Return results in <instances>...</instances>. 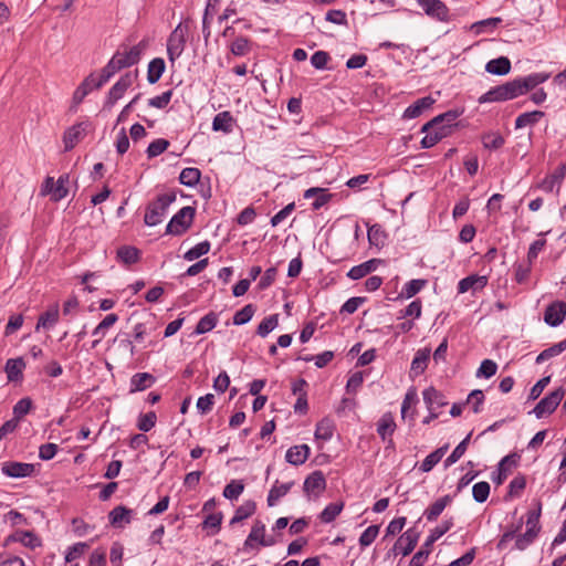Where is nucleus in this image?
I'll return each mask as SVG.
<instances>
[{"instance_id":"10","label":"nucleus","mask_w":566,"mask_h":566,"mask_svg":"<svg viewBox=\"0 0 566 566\" xmlns=\"http://www.w3.org/2000/svg\"><path fill=\"white\" fill-rule=\"evenodd\" d=\"M136 77L137 71L134 74L128 72L122 75L119 80L111 87L104 106L112 107L118 99H120L127 88L132 86Z\"/></svg>"},{"instance_id":"16","label":"nucleus","mask_w":566,"mask_h":566,"mask_svg":"<svg viewBox=\"0 0 566 566\" xmlns=\"http://www.w3.org/2000/svg\"><path fill=\"white\" fill-rule=\"evenodd\" d=\"M418 4L423 9V11L440 21H447L449 10L447 6L440 0H417Z\"/></svg>"},{"instance_id":"24","label":"nucleus","mask_w":566,"mask_h":566,"mask_svg":"<svg viewBox=\"0 0 566 566\" xmlns=\"http://www.w3.org/2000/svg\"><path fill=\"white\" fill-rule=\"evenodd\" d=\"M566 177V167L565 165L558 166L555 171L545 177L542 182L538 185V188L544 190L545 192H552L556 186H560L562 181Z\"/></svg>"},{"instance_id":"40","label":"nucleus","mask_w":566,"mask_h":566,"mask_svg":"<svg viewBox=\"0 0 566 566\" xmlns=\"http://www.w3.org/2000/svg\"><path fill=\"white\" fill-rule=\"evenodd\" d=\"M545 116V113L542 111H533V112H526L521 115H518L515 119V128H524L526 126H534L536 125L543 117Z\"/></svg>"},{"instance_id":"51","label":"nucleus","mask_w":566,"mask_h":566,"mask_svg":"<svg viewBox=\"0 0 566 566\" xmlns=\"http://www.w3.org/2000/svg\"><path fill=\"white\" fill-rule=\"evenodd\" d=\"M277 324H279V315L277 314L266 316L259 324L256 333L261 337H265L277 326Z\"/></svg>"},{"instance_id":"21","label":"nucleus","mask_w":566,"mask_h":566,"mask_svg":"<svg viewBox=\"0 0 566 566\" xmlns=\"http://www.w3.org/2000/svg\"><path fill=\"white\" fill-rule=\"evenodd\" d=\"M462 114L461 111H458V109H450L443 114H440L436 117H433L431 120H429L428 123H426L422 128H421V132H426L428 130L429 128L431 127H434V126H439V125H450V129L452 130L453 127L455 126V120L457 118Z\"/></svg>"},{"instance_id":"50","label":"nucleus","mask_w":566,"mask_h":566,"mask_svg":"<svg viewBox=\"0 0 566 566\" xmlns=\"http://www.w3.org/2000/svg\"><path fill=\"white\" fill-rule=\"evenodd\" d=\"M250 541H256L262 546L273 545V541L265 539V525L261 521H255L250 532Z\"/></svg>"},{"instance_id":"31","label":"nucleus","mask_w":566,"mask_h":566,"mask_svg":"<svg viewBox=\"0 0 566 566\" xmlns=\"http://www.w3.org/2000/svg\"><path fill=\"white\" fill-rule=\"evenodd\" d=\"M451 502L452 497L450 495H444L434 501L423 513L427 521H436Z\"/></svg>"},{"instance_id":"7","label":"nucleus","mask_w":566,"mask_h":566,"mask_svg":"<svg viewBox=\"0 0 566 566\" xmlns=\"http://www.w3.org/2000/svg\"><path fill=\"white\" fill-rule=\"evenodd\" d=\"M188 27L179 23L170 33L167 41V54L171 63H174L184 52L186 46V35Z\"/></svg>"},{"instance_id":"64","label":"nucleus","mask_w":566,"mask_h":566,"mask_svg":"<svg viewBox=\"0 0 566 566\" xmlns=\"http://www.w3.org/2000/svg\"><path fill=\"white\" fill-rule=\"evenodd\" d=\"M379 533V526L378 525H370L368 526L360 535L359 537V544L363 547L369 546L377 537Z\"/></svg>"},{"instance_id":"38","label":"nucleus","mask_w":566,"mask_h":566,"mask_svg":"<svg viewBox=\"0 0 566 566\" xmlns=\"http://www.w3.org/2000/svg\"><path fill=\"white\" fill-rule=\"evenodd\" d=\"M293 485V481L282 484H279V481H275L274 485L271 488L268 494V505L274 506L281 497L289 493Z\"/></svg>"},{"instance_id":"57","label":"nucleus","mask_w":566,"mask_h":566,"mask_svg":"<svg viewBox=\"0 0 566 566\" xmlns=\"http://www.w3.org/2000/svg\"><path fill=\"white\" fill-rule=\"evenodd\" d=\"M482 142L485 148L496 150L504 145L505 139L500 133H488L483 135Z\"/></svg>"},{"instance_id":"8","label":"nucleus","mask_w":566,"mask_h":566,"mask_svg":"<svg viewBox=\"0 0 566 566\" xmlns=\"http://www.w3.org/2000/svg\"><path fill=\"white\" fill-rule=\"evenodd\" d=\"M67 182L69 175L60 176L56 181L53 177H46L41 187V195L50 196L51 200L55 202L60 201L64 199L69 193V189L66 187Z\"/></svg>"},{"instance_id":"35","label":"nucleus","mask_w":566,"mask_h":566,"mask_svg":"<svg viewBox=\"0 0 566 566\" xmlns=\"http://www.w3.org/2000/svg\"><path fill=\"white\" fill-rule=\"evenodd\" d=\"M230 52L235 56L248 55L252 51V41L247 36H235L229 44Z\"/></svg>"},{"instance_id":"34","label":"nucleus","mask_w":566,"mask_h":566,"mask_svg":"<svg viewBox=\"0 0 566 566\" xmlns=\"http://www.w3.org/2000/svg\"><path fill=\"white\" fill-rule=\"evenodd\" d=\"M430 354L431 349L427 347L417 350L411 361V373H413L416 376L421 375L428 366Z\"/></svg>"},{"instance_id":"23","label":"nucleus","mask_w":566,"mask_h":566,"mask_svg":"<svg viewBox=\"0 0 566 566\" xmlns=\"http://www.w3.org/2000/svg\"><path fill=\"white\" fill-rule=\"evenodd\" d=\"M422 395L428 409H436V411H439L440 408L448 405L444 395L434 387L424 389Z\"/></svg>"},{"instance_id":"33","label":"nucleus","mask_w":566,"mask_h":566,"mask_svg":"<svg viewBox=\"0 0 566 566\" xmlns=\"http://www.w3.org/2000/svg\"><path fill=\"white\" fill-rule=\"evenodd\" d=\"M396 430V423L390 412H386L381 416L377 423V433L380 436L382 441L390 438Z\"/></svg>"},{"instance_id":"37","label":"nucleus","mask_w":566,"mask_h":566,"mask_svg":"<svg viewBox=\"0 0 566 566\" xmlns=\"http://www.w3.org/2000/svg\"><path fill=\"white\" fill-rule=\"evenodd\" d=\"M133 510L127 509L126 506L118 505L114 507L109 514V523L113 526H119L122 523L129 524L132 520Z\"/></svg>"},{"instance_id":"59","label":"nucleus","mask_w":566,"mask_h":566,"mask_svg":"<svg viewBox=\"0 0 566 566\" xmlns=\"http://www.w3.org/2000/svg\"><path fill=\"white\" fill-rule=\"evenodd\" d=\"M169 145H170L169 142L165 138H157V139L153 140L148 145L147 150H146L148 158H154V157L159 156L169 147Z\"/></svg>"},{"instance_id":"11","label":"nucleus","mask_w":566,"mask_h":566,"mask_svg":"<svg viewBox=\"0 0 566 566\" xmlns=\"http://www.w3.org/2000/svg\"><path fill=\"white\" fill-rule=\"evenodd\" d=\"M419 539V533L416 528L407 530L395 543L392 551L395 555H409L416 547Z\"/></svg>"},{"instance_id":"60","label":"nucleus","mask_w":566,"mask_h":566,"mask_svg":"<svg viewBox=\"0 0 566 566\" xmlns=\"http://www.w3.org/2000/svg\"><path fill=\"white\" fill-rule=\"evenodd\" d=\"M502 22L501 18H489L485 20L478 21L471 25V30L475 34H481L486 31V29H494Z\"/></svg>"},{"instance_id":"29","label":"nucleus","mask_w":566,"mask_h":566,"mask_svg":"<svg viewBox=\"0 0 566 566\" xmlns=\"http://www.w3.org/2000/svg\"><path fill=\"white\" fill-rule=\"evenodd\" d=\"M156 378L149 373H137L130 378L129 392L143 391L155 384Z\"/></svg>"},{"instance_id":"18","label":"nucleus","mask_w":566,"mask_h":566,"mask_svg":"<svg viewBox=\"0 0 566 566\" xmlns=\"http://www.w3.org/2000/svg\"><path fill=\"white\" fill-rule=\"evenodd\" d=\"M326 489V479L322 471L312 472L304 481L303 490L307 495L319 494Z\"/></svg>"},{"instance_id":"27","label":"nucleus","mask_w":566,"mask_h":566,"mask_svg":"<svg viewBox=\"0 0 566 566\" xmlns=\"http://www.w3.org/2000/svg\"><path fill=\"white\" fill-rule=\"evenodd\" d=\"M380 263H382V261L380 259L368 260L359 265L353 266L348 271L347 276L352 280H359V279L368 275L369 273L376 271V269L378 268V265Z\"/></svg>"},{"instance_id":"36","label":"nucleus","mask_w":566,"mask_h":566,"mask_svg":"<svg viewBox=\"0 0 566 566\" xmlns=\"http://www.w3.org/2000/svg\"><path fill=\"white\" fill-rule=\"evenodd\" d=\"M485 71L494 75H506L511 71V61L506 56L491 60L486 63Z\"/></svg>"},{"instance_id":"56","label":"nucleus","mask_w":566,"mask_h":566,"mask_svg":"<svg viewBox=\"0 0 566 566\" xmlns=\"http://www.w3.org/2000/svg\"><path fill=\"white\" fill-rule=\"evenodd\" d=\"M244 490V484L240 480H232L223 489V496L229 500H237Z\"/></svg>"},{"instance_id":"44","label":"nucleus","mask_w":566,"mask_h":566,"mask_svg":"<svg viewBox=\"0 0 566 566\" xmlns=\"http://www.w3.org/2000/svg\"><path fill=\"white\" fill-rule=\"evenodd\" d=\"M255 510H256V505H255V503L253 501L244 502L242 505H240L235 510L234 515H233V517L230 521V524L234 525L237 523L242 522L243 520H245V518L250 517L251 515H253Z\"/></svg>"},{"instance_id":"17","label":"nucleus","mask_w":566,"mask_h":566,"mask_svg":"<svg viewBox=\"0 0 566 566\" xmlns=\"http://www.w3.org/2000/svg\"><path fill=\"white\" fill-rule=\"evenodd\" d=\"M27 365L22 357L9 358L4 365V373L9 382H21Z\"/></svg>"},{"instance_id":"32","label":"nucleus","mask_w":566,"mask_h":566,"mask_svg":"<svg viewBox=\"0 0 566 566\" xmlns=\"http://www.w3.org/2000/svg\"><path fill=\"white\" fill-rule=\"evenodd\" d=\"M488 284L486 276L469 275L458 283V292L465 293L470 290H481Z\"/></svg>"},{"instance_id":"47","label":"nucleus","mask_w":566,"mask_h":566,"mask_svg":"<svg viewBox=\"0 0 566 566\" xmlns=\"http://www.w3.org/2000/svg\"><path fill=\"white\" fill-rule=\"evenodd\" d=\"M201 177V172L198 168L188 167L181 170L179 175L180 184L187 187H195Z\"/></svg>"},{"instance_id":"26","label":"nucleus","mask_w":566,"mask_h":566,"mask_svg":"<svg viewBox=\"0 0 566 566\" xmlns=\"http://www.w3.org/2000/svg\"><path fill=\"white\" fill-rule=\"evenodd\" d=\"M59 317L60 307L59 304L55 303L39 316L35 331H39L40 328L50 329L59 322Z\"/></svg>"},{"instance_id":"25","label":"nucleus","mask_w":566,"mask_h":566,"mask_svg":"<svg viewBox=\"0 0 566 566\" xmlns=\"http://www.w3.org/2000/svg\"><path fill=\"white\" fill-rule=\"evenodd\" d=\"M436 103L431 96H424L417 99L413 104L409 105L403 113V118L412 119L420 116L426 109L430 108Z\"/></svg>"},{"instance_id":"19","label":"nucleus","mask_w":566,"mask_h":566,"mask_svg":"<svg viewBox=\"0 0 566 566\" xmlns=\"http://www.w3.org/2000/svg\"><path fill=\"white\" fill-rule=\"evenodd\" d=\"M518 460L520 457L516 453L504 457L497 465V473L493 476V482L497 485L502 484L511 473L512 468L518 464Z\"/></svg>"},{"instance_id":"13","label":"nucleus","mask_w":566,"mask_h":566,"mask_svg":"<svg viewBox=\"0 0 566 566\" xmlns=\"http://www.w3.org/2000/svg\"><path fill=\"white\" fill-rule=\"evenodd\" d=\"M566 317V303L556 301L551 303L544 313V321L547 325L556 327L560 325Z\"/></svg>"},{"instance_id":"14","label":"nucleus","mask_w":566,"mask_h":566,"mask_svg":"<svg viewBox=\"0 0 566 566\" xmlns=\"http://www.w3.org/2000/svg\"><path fill=\"white\" fill-rule=\"evenodd\" d=\"M1 471L4 475L10 478H25L33 474L34 465L31 463L7 461L2 464Z\"/></svg>"},{"instance_id":"30","label":"nucleus","mask_w":566,"mask_h":566,"mask_svg":"<svg viewBox=\"0 0 566 566\" xmlns=\"http://www.w3.org/2000/svg\"><path fill=\"white\" fill-rule=\"evenodd\" d=\"M118 321V315L115 313L107 314L104 319L94 328L93 336L97 338L93 342L92 348H95L98 343L104 338L108 328H111Z\"/></svg>"},{"instance_id":"61","label":"nucleus","mask_w":566,"mask_h":566,"mask_svg":"<svg viewBox=\"0 0 566 566\" xmlns=\"http://www.w3.org/2000/svg\"><path fill=\"white\" fill-rule=\"evenodd\" d=\"M473 499L478 503H483L490 495V484L485 481L478 482L472 488Z\"/></svg>"},{"instance_id":"4","label":"nucleus","mask_w":566,"mask_h":566,"mask_svg":"<svg viewBox=\"0 0 566 566\" xmlns=\"http://www.w3.org/2000/svg\"><path fill=\"white\" fill-rule=\"evenodd\" d=\"M539 516H541V504H538L537 510L531 511L527 514L526 531H525V533L518 535L515 541V547L518 551H524L537 537V535L541 531Z\"/></svg>"},{"instance_id":"41","label":"nucleus","mask_w":566,"mask_h":566,"mask_svg":"<svg viewBox=\"0 0 566 566\" xmlns=\"http://www.w3.org/2000/svg\"><path fill=\"white\" fill-rule=\"evenodd\" d=\"M448 448H449V444H444V446L438 448L437 450H434L433 452H431L430 454H428L420 465V471H422V472L431 471L433 469V467L441 461V459L446 454Z\"/></svg>"},{"instance_id":"1","label":"nucleus","mask_w":566,"mask_h":566,"mask_svg":"<svg viewBox=\"0 0 566 566\" xmlns=\"http://www.w3.org/2000/svg\"><path fill=\"white\" fill-rule=\"evenodd\" d=\"M147 46L148 41L146 39H143L132 48L120 45V49L115 52L108 63L101 70V74L95 86L102 87L118 71L137 64Z\"/></svg>"},{"instance_id":"43","label":"nucleus","mask_w":566,"mask_h":566,"mask_svg":"<svg viewBox=\"0 0 566 566\" xmlns=\"http://www.w3.org/2000/svg\"><path fill=\"white\" fill-rule=\"evenodd\" d=\"M335 430L334 421L329 418L322 419L315 429V438L323 441L332 439Z\"/></svg>"},{"instance_id":"62","label":"nucleus","mask_w":566,"mask_h":566,"mask_svg":"<svg viewBox=\"0 0 566 566\" xmlns=\"http://www.w3.org/2000/svg\"><path fill=\"white\" fill-rule=\"evenodd\" d=\"M526 486V479L523 474L516 475L509 484L510 497H517Z\"/></svg>"},{"instance_id":"63","label":"nucleus","mask_w":566,"mask_h":566,"mask_svg":"<svg viewBox=\"0 0 566 566\" xmlns=\"http://www.w3.org/2000/svg\"><path fill=\"white\" fill-rule=\"evenodd\" d=\"M172 94V90H168L158 96L149 98L148 105L150 107L163 109L170 103Z\"/></svg>"},{"instance_id":"2","label":"nucleus","mask_w":566,"mask_h":566,"mask_svg":"<svg viewBox=\"0 0 566 566\" xmlns=\"http://www.w3.org/2000/svg\"><path fill=\"white\" fill-rule=\"evenodd\" d=\"M176 198L177 196L175 191L158 195L156 199L150 201L146 207L144 216L145 224L148 227H155L161 223L169 206L176 201Z\"/></svg>"},{"instance_id":"49","label":"nucleus","mask_w":566,"mask_h":566,"mask_svg":"<svg viewBox=\"0 0 566 566\" xmlns=\"http://www.w3.org/2000/svg\"><path fill=\"white\" fill-rule=\"evenodd\" d=\"M117 259L125 264L136 263L139 259V251L134 247L123 245L117 250Z\"/></svg>"},{"instance_id":"42","label":"nucleus","mask_w":566,"mask_h":566,"mask_svg":"<svg viewBox=\"0 0 566 566\" xmlns=\"http://www.w3.org/2000/svg\"><path fill=\"white\" fill-rule=\"evenodd\" d=\"M166 65L165 61L161 57H155L148 64L147 70V81L150 84H155L159 81L163 73L165 72Z\"/></svg>"},{"instance_id":"6","label":"nucleus","mask_w":566,"mask_h":566,"mask_svg":"<svg viewBox=\"0 0 566 566\" xmlns=\"http://www.w3.org/2000/svg\"><path fill=\"white\" fill-rule=\"evenodd\" d=\"M518 97L514 81L492 87L479 97V103L505 102Z\"/></svg>"},{"instance_id":"39","label":"nucleus","mask_w":566,"mask_h":566,"mask_svg":"<svg viewBox=\"0 0 566 566\" xmlns=\"http://www.w3.org/2000/svg\"><path fill=\"white\" fill-rule=\"evenodd\" d=\"M233 117L230 112L218 113L212 120V129L216 132L230 133L232 130Z\"/></svg>"},{"instance_id":"48","label":"nucleus","mask_w":566,"mask_h":566,"mask_svg":"<svg viewBox=\"0 0 566 566\" xmlns=\"http://www.w3.org/2000/svg\"><path fill=\"white\" fill-rule=\"evenodd\" d=\"M344 503L343 502H334L329 503L319 514V520L323 523L333 522L343 511Z\"/></svg>"},{"instance_id":"12","label":"nucleus","mask_w":566,"mask_h":566,"mask_svg":"<svg viewBox=\"0 0 566 566\" xmlns=\"http://www.w3.org/2000/svg\"><path fill=\"white\" fill-rule=\"evenodd\" d=\"M548 78L549 74L547 73H532L524 77L514 78L513 81L515 83L517 94L521 96L535 88L537 85L546 82Z\"/></svg>"},{"instance_id":"5","label":"nucleus","mask_w":566,"mask_h":566,"mask_svg":"<svg viewBox=\"0 0 566 566\" xmlns=\"http://www.w3.org/2000/svg\"><path fill=\"white\" fill-rule=\"evenodd\" d=\"M195 214V208L190 206L181 208L168 222L166 233L181 235L191 227Z\"/></svg>"},{"instance_id":"22","label":"nucleus","mask_w":566,"mask_h":566,"mask_svg":"<svg viewBox=\"0 0 566 566\" xmlns=\"http://www.w3.org/2000/svg\"><path fill=\"white\" fill-rule=\"evenodd\" d=\"M84 135L85 127L83 123H77L67 128L63 135L64 150H72L75 145L84 137Z\"/></svg>"},{"instance_id":"46","label":"nucleus","mask_w":566,"mask_h":566,"mask_svg":"<svg viewBox=\"0 0 566 566\" xmlns=\"http://www.w3.org/2000/svg\"><path fill=\"white\" fill-rule=\"evenodd\" d=\"M218 323V315L214 312H209L207 315L201 317L196 326L195 333L206 334L213 329Z\"/></svg>"},{"instance_id":"54","label":"nucleus","mask_w":566,"mask_h":566,"mask_svg":"<svg viewBox=\"0 0 566 566\" xmlns=\"http://www.w3.org/2000/svg\"><path fill=\"white\" fill-rule=\"evenodd\" d=\"M157 422V416L155 411H148L147 413H140L137 420V428L142 432L150 431Z\"/></svg>"},{"instance_id":"53","label":"nucleus","mask_w":566,"mask_h":566,"mask_svg":"<svg viewBox=\"0 0 566 566\" xmlns=\"http://www.w3.org/2000/svg\"><path fill=\"white\" fill-rule=\"evenodd\" d=\"M566 349V339L544 349L537 357H536V363L537 364H541L554 356H557L559 355L560 353H563L564 350Z\"/></svg>"},{"instance_id":"52","label":"nucleus","mask_w":566,"mask_h":566,"mask_svg":"<svg viewBox=\"0 0 566 566\" xmlns=\"http://www.w3.org/2000/svg\"><path fill=\"white\" fill-rule=\"evenodd\" d=\"M33 408V402L31 398L24 397L20 399L14 406H13V419H17L19 422L25 415H28L31 409Z\"/></svg>"},{"instance_id":"55","label":"nucleus","mask_w":566,"mask_h":566,"mask_svg":"<svg viewBox=\"0 0 566 566\" xmlns=\"http://www.w3.org/2000/svg\"><path fill=\"white\" fill-rule=\"evenodd\" d=\"M209 251H210V242L206 240V241L199 242L198 244H196L195 247L189 249L185 253L184 258L187 261H193V260L207 254Z\"/></svg>"},{"instance_id":"28","label":"nucleus","mask_w":566,"mask_h":566,"mask_svg":"<svg viewBox=\"0 0 566 566\" xmlns=\"http://www.w3.org/2000/svg\"><path fill=\"white\" fill-rule=\"evenodd\" d=\"M310 455V447L307 444H300L291 447L285 454V459L293 465H301L305 463Z\"/></svg>"},{"instance_id":"20","label":"nucleus","mask_w":566,"mask_h":566,"mask_svg":"<svg viewBox=\"0 0 566 566\" xmlns=\"http://www.w3.org/2000/svg\"><path fill=\"white\" fill-rule=\"evenodd\" d=\"M98 77L95 76L94 73H91L88 76L84 78V81L77 86V88L73 93L72 102L73 106L76 107L78 104L83 102V99L90 94L94 88L98 90L99 87L95 86Z\"/></svg>"},{"instance_id":"45","label":"nucleus","mask_w":566,"mask_h":566,"mask_svg":"<svg viewBox=\"0 0 566 566\" xmlns=\"http://www.w3.org/2000/svg\"><path fill=\"white\" fill-rule=\"evenodd\" d=\"M426 284H427V280H422V279L411 280L403 285V287L399 294V297L411 298L416 294H418L426 286Z\"/></svg>"},{"instance_id":"15","label":"nucleus","mask_w":566,"mask_h":566,"mask_svg":"<svg viewBox=\"0 0 566 566\" xmlns=\"http://www.w3.org/2000/svg\"><path fill=\"white\" fill-rule=\"evenodd\" d=\"M426 135L421 139L422 148H431L437 145L440 140L448 137L451 134L450 125H439L429 128L424 132Z\"/></svg>"},{"instance_id":"3","label":"nucleus","mask_w":566,"mask_h":566,"mask_svg":"<svg viewBox=\"0 0 566 566\" xmlns=\"http://www.w3.org/2000/svg\"><path fill=\"white\" fill-rule=\"evenodd\" d=\"M453 526L452 518L443 521L440 525L436 526L421 548L412 556L409 566H423L429 554L431 553L432 544L443 536Z\"/></svg>"},{"instance_id":"58","label":"nucleus","mask_w":566,"mask_h":566,"mask_svg":"<svg viewBox=\"0 0 566 566\" xmlns=\"http://www.w3.org/2000/svg\"><path fill=\"white\" fill-rule=\"evenodd\" d=\"M255 312L254 305L247 304L240 311H238L233 316L234 325H243L251 321Z\"/></svg>"},{"instance_id":"9","label":"nucleus","mask_w":566,"mask_h":566,"mask_svg":"<svg viewBox=\"0 0 566 566\" xmlns=\"http://www.w3.org/2000/svg\"><path fill=\"white\" fill-rule=\"evenodd\" d=\"M564 395L565 390L562 387H559L554 391L549 392L543 399H541L533 409V413L535 415V417L537 419H541L545 416L553 413L560 403Z\"/></svg>"}]
</instances>
